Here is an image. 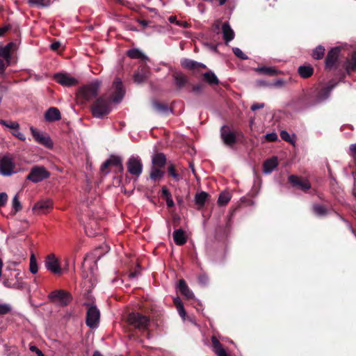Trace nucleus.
Masks as SVG:
<instances>
[{"mask_svg": "<svg viewBox=\"0 0 356 356\" xmlns=\"http://www.w3.org/2000/svg\"><path fill=\"white\" fill-rule=\"evenodd\" d=\"M168 170L175 181H177L181 179L180 175L175 172V167L172 165L168 167Z\"/></svg>", "mask_w": 356, "mask_h": 356, "instance_id": "8fccbe9b", "label": "nucleus"}, {"mask_svg": "<svg viewBox=\"0 0 356 356\" xmlns=\"http://www.w3.org/2000/svg\"><path fill=\"white\" fill-rule=\"evenodd\" d=\"M165 156L162 153L156 154L152 157V163L154 167L162 168L165 165Z\"/></svg>", "mask_w": 356, "mask_h": 356, "instance_id": "c85d7f7f", "label": "nucleus"}, {"mask_svg": "<svg viewBox=\"0 0 356 356\" xmlns=\"http://www.w3.org/2000/svg\"><path fill=\"white\" fill-rule=\"evenodd\" d=\"M334 86L335 85L332 84L323 87L321 89H318L315 94V102L321 103L326 100L329 97L330 92Z\"/></svg>", "mask_w": 356, "mask_h": 356, "instance_id": "dca6fc26", "label": "nucleus"}, {"mask_svg": "<svg viewBox=\"0 0 356 356\" xmlns=\"http://www.w3.org/2000/svg\"><path fill=\"white\" fill-rule=\"evenodd\" d=\"M312 67L308 65L300 66L298 68V73L302 78H308L313 74Z\"/></svg>", "mask_w": 356, "mask_h": 356, "instance_id": "473e14b6", "label": "nucleus"}, {"mask_svg": "<svg viewBox=\"0 0 356 356\" xmlns=\"http://www.w3.org/2000/svg\"><path fill=\"white\" fill-rule=\"evenodd\" d=\"M176 307H177V312H178L179 316L184 320L186 318V312H185V309L184 307V305H177Z\"/></svg>", "mask_w": 356, "mask_h": 356, "instance_id": "603ef678", "label": "nucleus"}, {"mask_svg": "<svg viewBox=\"0 0 356 356\" xmlns=\"http://www.w3.org/2000/svg\"><path fill=\"white\" fill-rule=\"evenodd\" d=\"M128 172L132 175L139 177L143 171V164L138 156H131L127 162Z\"/></svg>", "mask_w": 356, "mask_h": 356, "instance_id": "6e6552de", "label": "nucleus"}, {"mask_svg": "<svg viewBox=\"0 0 356 356\" xmlns=\"http://www.w3.org/2000/svg\"><path fill=\"white\" fill-rule=\"evenodd\" d=\"M208 194L206 192L202 191L196 194L195 197V202L197 205L202 206L207 201Z\"/></svg>", "mask_w": 356, "mask_h": 356, "instance_id": "c9c22d12", "label": "nucleus"}, {"mask_svg": "<svg viewBox=\"0 0 356 356\" xmlns=\"http://www.w3.org/2000/svg\"><path fill=\"white\" fill-rule=\"evenodd\" d=\"M8 200V195L6 193H0V207L4 206Z\"/></svg>", "mask_w": 356, "mask_h": 356, "instance_id": "864d4df0", "label": "nucleus"}, {"mask_svg": "<svg viewBox=\"0 0 356 356\" xmlns=\"http://www.w3.org/2000/svg\"><path fill=\"white\" fill-rule=\"evenodd\" d=\"M204 80L207 81L210 85H218L219 83V80L216 74L211 72H205L203 74Z\"/></svg>", "mask_w": 356, "mask_h": 356, "instance_id": "7c9ffc66", "label": "nucleus"}, {"mask_svg": "<svg viewBox=\"0 0 356 356\" xmlns=\"http://www.w3.org/2000/svg\"><path fill=\"white\" fill-rule=\"evenodd\" d=\"M150 178L154 181L161 179L163 177V172L159 169L152 166L150 171Z\"/></svg>", "mask_w": 356, "mask_h": 356, "instance_id": "f704fd0d", "label": "nucleus"}, {"mask_svg": "<svg viewBox=\"0 0 356 356\" xmlns=\"http://www.w3.org/2000/svg\"><path fill=\"white\" fill-rule=\"evenodd\" d=\"M100 312L95 306H90L87 312L86 325L91 327L95 328L99 323Z\"/></svg>", "mask_w": 356, "mask_h": 356, "instance_id": "1a4fd4ad", "label": "nucleus"}, {"mask_svg": "<svg viewBox=\"0 0 356 356\" xmlns=\"http://www.w3.org/2000/svg\"><path fill=\"white\" fill-rule=\"evenodd\" d=\"M7 65V61L4 62L3 60L0 59V69L4 70Z\"/></svg>", "mask_w": 356, "mask_h": 356, "instance_id": "69168bd1", "label": "nucleus"}, {"mask_svg": "<svg viewBox=\"0 0 356 356\" xmlns=\"http://www.w3.org/2000/svg\"><path fill=\"white\" fill-rule=\"evenodd\" d=\"M16 274L15 275V281H19L21 282L22 285V289L24 288V283L23 282V278L22 277L20 276V273L19 270H16Z\"/></svg>", "mask_w": 356, "mask_h": 356, "instance_id": "052dcab7", "label": "nucleus"}, {"mask_svg": "<svg viewBox=\"0 0 356 356\" xmlns=\"http://www.w3.org/2000/svg\"><path fill=\"white\" fill-rule=\"evenodd\" d=\"M109 165H111V164L109 163L108 161V160H106V161L102 164V167H101V171H102L103 173H104V174L107 175L109 172L107 170V169H106V168H107Z\"/></svg>", "mask_w": 356, "mask_h": 356, "instance_id": "13d9d810", "label": "nucleus"}, {"mask_svg": "<svg viewBox=\"0 0 356 356\" xmlns=\"http://www.w3.org/2000/svg\"><path fill=\"white\" fill-rule=\"evenodd\" d=\"M175 84L180 89L184 88L187 82L188 78L181 72H175L172 74Z\"/></svg>", "mask_w": 356, "mask_h": 356, "instance_id": "b1692460", "label": "nucleus"}, {"mask_svg": "<svg viewBox=\"0 0 356 356\" xmlns=\"http://www.w3.org/2000/svg\"><path fill=\"white\" fill-rule=\"evenodd\" d=\"M289 181L293 186L302 191H307L311 188V184L307 179L296 175L289 176Z\"/></svg>", "mask_w": 356, "mask_h": 356, "instance_id": "4468645a", "label": "nucleus"}, {"mask_svg": "<svg viewBox=\"0 0 356 356\" xmlns=\"http://www.w3.org/2000/svg\"><path fill=\"white\" fill-rule=\"evenodd\" d=\"M198 282L202 285H205L208 282V277L206 275H201L198 277Z\"/></svg>", "mask_w": 356, "mask_h": 356, "instance_id": "4d7b16f0", "label": "nucleus"}, {"mask_svg": "<svg viewBox=\"0 0 356 356\" xmlns=\"http://www.w3.org/2000/svg\"><path fill=\"white\" fill-rule=\"evenodd\" d=\"M278 162L277 159L275 156H273L268 160H266L263 166V172L264 174H270L271 173L277 166Z\"/></svg>", "mask_w": 356, "mask_h": 356, "instance_id": "393cba45", "label": "nucleus"}, {"mask_svg": "<svg viewBox=\"0 0 356 356\" xmlns=\"http://www.w3.org/2000/svg\"><path fill=\"white\" fill-rule=\"evenodd\" d=\"M349 154L354 158H356V143L351 144L349 147Z\"/></svg>", "mask_w": 356, "mask_h": 356, "instance_id": "5fc2aeb1", "label": "nucleus"}, {"mask_svg": "<svg viewBox=\"0 0 356 356\" xmlns=\"http://www.w3.org/2000/svg\"><path fill=\"white\" fill-rule=\"evenodd\" d=\"M234 54L239 58L243 60L248 59V56L243 52V51L238 48V47H234L232 49Z\"/></svg>", "mask_w": 356, "mask_h": 356, "instance_id": "de8ad7c7", "label": "nucleus"}, {"mask_svg": "<svg viewBox=\"0 0 356 356\" xmlns=\"http://www.w3.org/2000/svg\"><path fill=\"white\" fill-rule=\"evenodd\" d=\"M44 0H29L28 3L33 6H35L38 7H46L48 4L44 3Z\"/></svg>", "mask_w": 356, "mask_h": 356, "instance_id": "09e8293b", "label": "nucleus"}, {"mask_svg": "<svg viewBox=\"0 0 356 356\" xmlns=\"http://www.w3.org/2000/svg\"><path fill=\"white\" fill-rule=\"evenodd\" d=\"M324 54L325 48L323 46L319 45L313 51L312 56L314 58L318 60L323 57Z\"/></svg>", "mask_w": 356, "mask_h": 356, "instance_id": "79ce46f5", "label": "nucleus"}, {"mask_svg": "<svg viewBox=\"0 0 356 356\" xmlns=\"http://www.w3.org/2000/svg\"><path fill=\"white\" fill-rule=\"evenodd\" d=\"M211 342L213 350L218 356H228L225 349L215 336L211 337Z\"/></svg>", "mask_w": 356, "mask_h": 356, "instance_id": "5701e85b", "label": "nucleus"}, {"mask_svg": "<svg viewBox=\"0 0 356 356\" xmlns=\"http://www.w3.org/2000/svg\"><path fill=\"white\" fill-rule=\"evenodd\" d=\"M15 47V44L10 42L4 47L0 45V56L3 57L7 61V65H10L11 60V51L13 47Z\"/></svg>", "mask_w": 356, "mask_h": 356, "instance_id": "412c9836", "label": "nucleus"}, {"mask_svg": "<svg viewBox=\"0 0 356 356\" xmlns=\"http://www.w3.org/2000/svg\"><path fill=\"white\" fill-rule=\"evenodd\" d=\"M284 82L282 79H278L275 82H274L272 86L275 87H281L284 85Z\"/></svg>", "mask_w": 356, "mask_h": 356, "instance_id": "e2e57ef3", "label": "nucleus"}, {"mask_svg": "<svg viewBox=\"0 0 356 356\" xmlns=\"http://www.w3.org/2000/svg\"><path fill=\"white\" fill-rule=\"evenodd\" d=\"M202 90V87L200 85L193 86V91L196 93H200Z\"/></svg>", "mask_w": 356, "mask_h": 356, "instance_id": "0e129e2a", "label": "nucleus"}, {"mask_svg": "<svg viewBox=\"0 0 356 356\" xmlns=\"http://www.w3.org/2000/svg\"><path fill=\"white\" fill-rule=\"evenodd\" d=\"M50 172L43 165H36L33 166L29 174L26 177V180L33 183H38L49 178Z\"/></svg>", "mask_w": 356, "mask_h": 356, "instance_id": "f03ea898", "label": "nucleus"}, {"mask_svg": "<svg viewBox=\"0 0 356 356\" xmlns=\"http://www.w3.org/2000/svg\"><path fill=\"white\" fill-rule=\"evenodd\" d=\"M0 124L3 125V127L8 129H11L12 135L17 138L18 139L22 141H24L26 140V136H24V134L19 131V124L17 122L0 120Z\"/></svg>", "mask_w": 356, "mask_h": 356, "instance_id": "9d476101", "label": "nucleus"}, {"mask_svg": "<svg viewBox=\"0 0 356 356\" xmlns=\"http://www.w3.org/2000/svg\"><path fill=\"white\" fill-rule=\"evenodd\" d=\"M149 76V72L145 69L142 68L140 71H138L134 74V80L136 83H141L144 82L145 80L148 79Z\"/></svg>", "mask_w": 356, "mask_h": 356, "instance_id": "cd10ccee", "label": "nucleus"}, {"mask_svg": "<svg viewBox=\"0 0 356 356\" xmlns=\"http://www.w3.org/2000/svg\"><path fill=\"white\" fill-rule=\"evenodd\" d=\"M61 118L59 110L55 107L49 108L44 113V118L47 122L59 120Z\"/></svg>", "mask_w": 356, "mask_h": 356, "instance_id": "4be33fe9", "label": "nucleus"}, {"mask_svg": "<svg viewBox=\"0 0 356 356\" xmlns=\"http://www.w3.org/2000/svg\"><path fill=\"white\" fill-rule=\"evenodd\" d=\"M111 111L109 102L103 97L99 98L92 106V115L95 118H102Z\"/></svg>", "mask_w": 356, "mask_h": 356, "instance_id": "20e7f679", "label": "nucleus"}, {"mask_svg": "<svg viewBox=\"0 0 356 356\" xmlns=\"http://www.w3.org/2000/svg\"><path fill=\"white\" fill-rule=\"evenodd\" d=\"M127 56L131 58H141L143 60H147V56L138 49H132L127 51Z\"/></svg>", "mask_w": 356, "mask_h": 356, "instance_id": "c756f323", "label": "nucleus"}, {"mask_svg": "<svg viewBox=\"0 0 356 356\" xmlns=\"http://www.w3.org/2000/svg\"><path fill=\"white\" fill-rule=\"evenodd\" d=\"M162 193L165 196V197H168V196H171L170 195V193L169 192V191L168 190L167 188L165 187H163L162 188Z\"/></svg>", "mask_w": 356, "mask_h": 356, "instance_id": "774afa93", "label": "nucleus"}, {"mask_svg": "<svg viewBox=\"0 0 356 356\" xmlns=\"http://www.w3.org/2000/svg\"><path fill=\"white\" fill-rule=\"evenodd\" d=\"M108 161L109 163L111 164V165L116 166V167L119 168L121 170H123V166L122 164V159L120 156H111L108 159Z\"/></svg>", "mask_w": 356, "mask_h": 356, "instance_id": "e433bc0d", "label": "nucleus"}, {"mask_svg": "<svg viewBox=\"0 0 356 356\" xmlns=\"http://www.w3.org/2000/svg\"><path fill=\"white\" fill-rule=\"evenodd\" d=\"M181 65L184 68L191 70H195L199 67L206 68V65L204 64L188 58L182 59L181 60Z\"/></svg>", "mask_w": 356, "mask_h": 356, "instance_id": "aec40b11", "label": "nucleus"}, {"mask_svg": "<svg viewBox=\"0 0 356 356\" xmlns=\"http://www.w3.org/2000/svg\"><path fill=\"white\" fill-rule=\"evenodd\" d=\"M256 71L259 73H264L270 75H274L277 73V70L273 67H261L256 69Z\"/></svg>", "mask_w": 356, "mask_h": 356, "instance_id": "a18cd8bd", "label": "nucleus"}, {"mask_svg": "<svg viewBox=\"0 0 356 356\" xmlns=\"http://www.w3.org/2000/svg\"><path fill=\"white\" fill-rule=\"evenodd\" d=\"M128 321L136 328L145 330L147 327L149 320L147 316L139 313H131L129 315Z\"/></svg>", "mask_w": 356, "mask_h": 356, "instance_id": "0eeeda50", "label": "nucleus"}, {"mask_svg": "<svg viewBox=\"0 0 356 356\" xmlns=\"http://www.w3.org/2000/svg\"><path fill=\"white\" fill-rule=\"evenodd\" d=\"M222 33L223 39L226 44H228L234 38V31L227 22H225L222 25Z\"/></svg>", "mask_w": 356, "mask_h": 356, "instance_id": "6ab92c4d", "label": "nucleus"}, {"mask_svg": "<svg viewBox=\"0 0 356 356\" xmlns=\"http://www.w3.org/2000/svg\"><path fill=\"white\" fill-rule=\"evenodd\" d=\"M11 306L8 303H0V315H4L11 312Z\"/></svg>", "mask_w": 356, "mask_h": 356, "instance_id": "49530a36", "label": "nucleus"}, {"mask_svg": "<svg viewBox=\"0 0 356 356\" xmlns=\"http://www.w3.org/2000/svg\"><path fill=\"white\" fill-rule=\"evenodd\" d=\"M177 288L179 291L181 293L187 298H193L194 294L192 291L190 290L188 286H187L186 282L184 280H180L179 281Z\"/></svg>", "mask_w": 356, "mask_h": 356, "instance_id": "bb28decb", "label": "nucleus"}, {"mask_svg": "<svg viewBox=\"0 0 356 356\" xmlns=\"http://www.w3.org/2000/svg\"><path fill=\"white\" fill-rule=\"evenodd\" d=\"M29 350L31 352L35 353L38 356H44L42 352L38 349L35 346H31Z\"/></svg>", "mask_w": 356, "mask_h": 356, "instance_id": "6e6d98bb", "label": "nucleus"}, {"mask_svg": "<svg viewBox=\"0 0 356 356\" xmlns=\"http://www.w3.org/2000/svg\"><path fill=\"white\" fill-rule=\"evenodd\" d=\"M231 199V195L229 193L223 192L219 195L218 203L220 205L227 204Z\"/></svg>", "mask_w": 356, "mask_h": 356, "instance_id": "58836bf2", "label": "nucleus"}, {"mask_svg": "<svg viewBox=\"0 0 356 356\" xmlns=\"http://www.w3.org/2000/svg\"><path fill=\"white\" fill-rule=\"evenodd\" d=\"M60 44L58 42H54L51 44V48L53 50H56L60 47Z\"/></svg>", "mask_w": 356, "mask_h": 356, "instance_id": "338daca9", "label": "nucleus"}, {"mask_svg": "<svg viewBox=\"0 0 356 356\" xmlns=\"http://www.w3.org/2000/svg\"><path fill=\"white\" fill-rule=\"evenodd\" d=\"M340 49L339 47L332 48L327 54L325 59V65L327 67H332L338 59Z\"/></svg>", "mask_w": 356, "mask_h": 356, "instance_id": "a211bd4d", "label": "nucleus"}, {"mask_svg": "<svg viewBox=\"0 0 356 356\" xmlns=\"http://www.w3.org/2000/svg\"><path fill=\"white\" fill-rule=\"evenodd\" d=\"M166 204L168 207H172L174 206V201L171 196L166 197Z\"/></svg>", "mask_w": 356, "mask_h": 356, "instance_id": "680f3d73", "label": "nucleus"}, {"mask_svg": "<svg viewBox=\"0 0 356 356\" xmlns=\"http://www.w3.org/2000/svg\"><path fill=\"white\" fill-rule=\"evenodd\" d=\"M54 79L56 82L64 86H72L77 83L75 78L67 73H58L54 75Z\"/></svg>", "mask_w": 356, "mask_h": 356, "instance_id": "2eb2a0df", "label": "nucleus"}, {"mask_svg": "<svg viewBox=\"0 0 356 356\" xmlns=\"http://www.w3.org/2000/svg\"><path fill=\"white\" fill-rule=\"evenodd\" d=\"M345 68L348 73L356 70V53L352 55L350 59L346 60Z\"/></svg>", "mask_w": 356, "mask_h": 356, "instance_id": "2f4dec72", "label": "nucleus"}, {"mask_svg": "<svg viewBox=\"0 0 356 356\" xmlns=\"http://www.w3.org/2000/svg\"><path fill=\"white\" fill-rule=\"evenodd\" d=\"M265 138L268 141H275L277 140L278 136L276 133L272 132L266 134Z\"/></svg>", "mask_w": 356, "mask_h": 356, "instance_id": "3c124183", "label": "nucleus"}, {"mask_svg": "<svg viewBox=\"0 0 356 356\" xmlns=\"http://www.w3.org/2000/svg\"><path fill=\"white\" fill-rule=\"evenodd\" d=\"M111 99L115 103H119L124 97L125 91L122 81L117 78L110 89Z\"/></svg>", "mask_w": 356, "mask_h": 356, "instance_id": "423d86ee", "label": "nucleus"}, {"mask_svg": "<svg viewBox=\"0 0 356 356\" xmlns=\"http://www.w3.org/2000/svg\"><path fill=\"white\" fill-rule=\"evenodd\" d=\"M313 212L318 216H323L327 213L326 209L321 204H314L312 207Z\"/></svg>", "mask_w": 356, "mask_h": 356, "instance_id": "a19ab883", "label": "nucleus"}, {"mask_svg": "<svg viewBox=\"0 0 356 356\" xmlns=\"http://www.w3.org/2000/svg\"><path fill=\"white\" fill-rule=\"evenodd\" d=\"M53 207L52 201L50 199L40 200L35 204L33 211L38 214L47 213Z\"/></svg>", "mask_w": 356, "mask_h": 356, "instance_id": "f8f14e48", "label": "nucleus"}, {"mask_svg": "<svg viewBox=\"0 0 356 356\" xmlns=\"http://www.w3.org/2000/svg\"><path fill=\"white\" fill-rule=\"evenodd\" d=\"M264 107V104H263V103H255V104H253L251 106V110L254 111H257L258 109L263 108Z\"/></svg>", "mask_w": 356, "mask_h": 356, "instance_id": "bf43d9fd", "label": "nucleus"}, {"mask_svg": "<svg viewBox=\"0 0 356 356\" xmlns=\"http://www.w3.org/2000/svg\"><path fill=\"white\" fill-rule=\"evenodd\" d=\"M280 137L282 138V140H284L286 142H289L293 145L295 143V141H296L295 134H293L292 136H291L286 131L283 130L280 132Z\"/></svg>", "mask_w": 356, "mask_h": 356, "instance_id": "4c0bfd02", "label": "nucleus"}, {"mask_svg": "<svg viewBox=\"0 0 356 356\" xmlns=\"http://www.w3.org/2000/svg\"><path fill=\"white\" fill-rule=\"evenodd\" d=\"M3 285L7 288L22 289V285L19 281H13L10 279H5L3 282Z\"/></svg>", "mask_w": 356, "mask_h": 356, "instance_id": "72a5a7b5", "label": "nucleus"}, {"mask_svg": "<svg viewBox=\"0 0 356 356\" xmlns=\"http://www.w3.org/2000/svg\"><path fill=\"white\" fill-rule=\"evenodd\" d=\"M153 107L158 113H168L171 112L168 106L160 104L157 102L153 103Z\"/></svg>", "mask_w": 356, "mask_h": 356, "instance_id": "ea45409f", "label": "nucleus"}, {"mask_svg": "<svg viewBox=\"0 0 356 356\" xmlns=\"http://www.w3.org/2000/svg\"><path fill=\"white\" fill-rule=\"evenodd\" d=\"M17 172L13 157L10 154H0V175L9 177Z\"/></svg>", "mask_w": 356, "mask_h": 356, "instance_id": "f257e3e1", "label": "nucleus"}, {"mask_svg": "<svg viewBox=\"0 0 356 356\" xmlns=\"http://www.w3.org/2000/svg\"><path fill=\"white\" fill-rule=\"evenodd\" d=\"M12 207L14 210V213L19 211L22 209L21 203L18 199L17 195H15L12 201Z\"/></svg>", "mask_w": 356, "mask_h": 356, "instance_id": "c03bdc74", "label": "nucleus"}, {"mask_svg": "<svg viewBox=\"0 0 356 356\" xmlns=\"http://www.w3.org/2000/svg\"><path fill=\"white\" fill-rule=\"evenodd\" d=\"M30 129L36 142H38L40 144L44 145V146L48 147L52 146V142L50 137L45 136L42 133L38 131L33 127H31Z\"/></svg>", "mask_w": 356, "mask_h": 356, "instance_id": "f3484780", "label": "nucleus"}, {"mask_svg": "<svg viewBox=\"0 0 356 356\" xmlns=\"http://www.w3.org/2000/svg\"><path fill=\"white\" fill-rule=\"evenodd\" d=\"M49 300L57 305H67L72 300L71 295L63 290H56L52 291L49 296Z\"/></svg>", "mask_w": 356, "mask_h": 356, "instance_id": "39448f33", "label": "nucleus"}, {"mask_svg": "<svg viewBox=\"0 0 356 356\" xmlns=\"http://www.w3.org/2000/svg\"><path fill=\"white\" fill-rule=\"evenodd\" d=\"M29 270L31 273L35 274L38 273V267L37 261L34 254H31L30 257Z\"/></svg>", "mask_w": 356, "mask_h": 356, "instance_id": "37998d69", "label": "nucleus"}, {"mask_svg": "<svg viewBox=\"0 0 356 356\" xmlns=\"http://www.w3.org/2000/svg\"><path fill=\"white\" fill-rule=\"evenodd\" d=\"M100 82L95 81L91 83L83 86L78 92V96L85 100H91L98 95Z\"/></svg>", "mask_w": 356, "mask_h": 356, "instance_id": "7ed1b4c3", "label": "nucleus"}, {"mask_svg": "<svg viewBox=\"0 0 356 356\" xmlns=\"http://www.w3.org/2000/svg\"><path fill=\"white\" fill-rule=\"evenodd\" d=\"M220 135L223 143L229 146L232 147L236 143V135L227 126H222L220 130Z\"/></svg>", "mask_w": 356, "mask_h": 356, "instance_id": "ddd939ff", "label": "nucleus"}, {"mask_svg": "<svg viewBox=\"0 0 356 356\" xmlns=\"http://www.w3.org/2000/svg\"><path fill=\"white\" fill-rule=\"evenodd\" d=\"M172 236L174 241L177 245H182L186 243V236L182 229H175Z\"/></svg>", "mask_w": 356, "mask_h": 356, "instance_id": "a878e982", "label": "nucleus"}, {"mask_svg": "<svg viewBox=\"0 0 356 356\" xmlns=\"http://www.w3.org/2000/svg\"><path fill=\"white\" fill-rule=\"evenodd\" d=\"M44 266L48 270L54 274L60 275L62 273V270L59 265L58 261L54 254H49L46 257Z\"/></svg>", "mask_w": 356, "mask_h": 356, "instance_id": "9b49d317", "label": "nucleus"}]
</instances>
